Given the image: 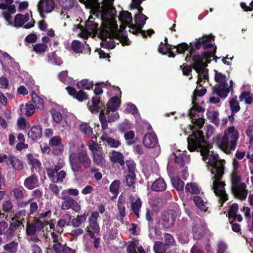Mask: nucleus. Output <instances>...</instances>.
Segmentation results:
<instances>
[{
    "mask_svg": "<svg viewBox=\"0 0 253 253\" xmlns=\"http://www.w3.org/2000/svg\"><path fill=\"white\" fill-rule=\"evenodd\" d=\"M188 148L190 152L195 151L201 153L202 159L205 162L212 168L211 173L214 174L213 178L212 189L214 193L219 197V201L221 206L228 200V195L226 193L224 186L225 182L219 181L224 173V160L219 159L218 154L213 151H210L212 145L205 139L203 132L202 130H196L190 135L187 139Z\"/></svg>",
    "mask_w": 253,
    "mask_h": 253,
    "instance_id": "nucleus-1",
    "label": "nucleus"
},
{
    "mask_svg": "<svg viewBox=\"0 0 253 253\" xmlns=\"http://www.w3.org/2000/svg\"><path fill=\"white\" fill-rule=\"evenodd\" d=\"M91 102V105H89V102L87 104L89 111L92 113H97L100 111L99 117L102 128L103 130L107 129L108 124L106 115H109L110 111L115 112L120 106L121 100L117 96L111 98L107 103L106 109L105 105L101 102L99 96H95L92 97Z\"/></svg>",
    "mask_w": 253,
    "mask_h": 253,
    "instance_id": "nucleus-2",
    "label": "nucleus"
},
{
    "mask_svg": "<svg viewBox=\"0 0 253 253\" xmlns=\"http://www.w3.org/2000/svg\"><path fill=\"white\" fill-rule=\"evenodd\" d=\"M114 0H86L84 4L91 9L92 14L100 20L105 21L109 19L113 9Z\"/></svg>",
    "mask_w": 253,
    "mask_h": 253,
    "instance_id": "nucleus-3",
    "label": "nucleus"
},
{
    "mask_svg": "<svg viewBox=\"0 0 253 253\" xmlns=\"http://www.w3.org/2000/svg\"><path fill=\"white\" fill-rule=\"evenodd\" d=\"M69 162L71 169L74 173L79 172L82 167L84 169L90 168L92 164L87 150L83 145L78 153L73 152L70 154Z\"/></svg>",
    "mask_w": 253,
    "mask_h": 253,
    "instance_id": "nucleus-4",
    "label": "nucleus"
},
{
    "mask_svg": "<svg viewBox=\"0 0 253 253\" xmlns=\"http://www.w3.org/2000/svg\"><path fill=\"white\" fill-rule=\"evenodd\" d=\"M216 46L212 51H205L202 52L201 54H195L193 55L192 61L195 63L193 66L194 69L197 73H200L201 71H204V68H206L209 64L211 62L210 58L212 57L215 62L219 58L215 55L216 52Z\"/></svg>",
    "mask_w": 253,
    "mask_h": 253,
    "instance_id": "nucleus-5",
    "label": "nucleus"
},
{
    "mask_svg": "<svg viewBox=\"0 0 253 253\" xmlns=\"http://www.w3.org/2000/svg\"><path fill=\"white\" fill-rule=\"evenodd\" d=\"M241 178L240 176L234 175L232 177V189L235 195L240 199L244 200L246 199L248 195V191L246 190V184L244 182H240Z\"/></svg>",
    "mask_w": 253,
    "mask_h": 253,
    "instance_id": "nucleus-6",
    "label": "nucleus"
},
{
    "mask_svg": "<svg viewBox=\"0 0 253 253\" xmlns=\"http://www.w3.org/2000/svg\"><path fill=\"white\" fill-rule=\"evenodd\" d=\"M205 227L201 219L196 216L193 218L192 227L194 239L197 240L201 239L205 235Z\"/></svg>",
    "mask_w": 253,
    "mask_h": 253,
    "instance_id": "nucleus-7",
    "label": "nucleus"
},
{
    "mask_svg": "<svg viewBox=\"0 0 253 253\" xmlns=\"http://www.w3.org/2000/svg\"><path fill=\"white\" fill-rule=\"evenodd\" d=\"M177 217L176 212L171 210L165 211L161 215V223L166 228H170L173 226Z\"/></svg>",
    "mask_w": 253,
    "mask_h": 253,
    "instance_id": "nucleus-8",
    "label": "nucleus"
},
{
    "mask_svg": "<svg viewBox=\"0 0 253 253\" xmlns=\"http://www.w3.org/2000/svg\"><path fill=\"white\" fill-rule=\"evenodd\" d=\"M64 200L62 202L61 208L63 210H67L71 209L76 212L80 211L81 208L78 203L72 197L68 195H63L61 197Z\"/></svg>",
    "mask_w": 253,
    "mask_h": 253,
    "instance_id": "nucleus-9",
    "label": "nucleus"
},
{
    "mask_svg": "<svg viewBox=\"0 0 253 253\" xmlns=\"http://www.w3.org/2000/svg\"><path fill=\"white\" fill-rule=\"evenodd\" d=\"M49 145L52 148V152L54 155H59L64 150V145L62 139L59 136H54L49 140Z\"/></svg>",
    "mask_w": 253,
    "mask_h": 253,
    "instance_id": "nucleus-10",
    "label": "nucleus"
},
{
    "mask_svg": "<svg viewBox=\"0 0 253 253\" xmlns=\"http://www.w3.org/2000/svg\"><path fill=\"white\" fill-rule=\"evenodd\" d=\"M53 0H40L38 4V10L40 14L43 13H50L55 8Z\"/></svg>",
    "mask_w": 253,
    "mask_h": 253,
    "instance_id": "nucleus-11",
    "label": "nucleus"
},
{
    "mask_svg": "<svg viewBox=\"0 0 253 253\" xmlns=\"http://www.w3.org/2000/svg\"><path fill=\"white\" fill-rule=\"evenodd\" d=\"M66 89L70 95L73 96L79 101L82 102L88 98V95L86 93L84 92L82 89L77 91L74 87L68 86L66 87Z\"/></svg>",
    "mask_w": 253,
    "mask_h": 253,
    "instance_id": "nucleus-12",
    "label": "nucleus"
},
{
    "mask_svg": "<svg viewBox=\"0 0 253 253\" xmlns=\"http://www.w3.org/2000/svg\"><path fill=\"white\" fill-rule=\"evenodd\" d=\"M143 142L145 147L152 148L156 147L158 141L155 134L147 133L143 137Z\"/></svg>",
    "mask_w": 253,
    "mask_h": 253,
    "instance_id": "nucleus-13",
    "label": "nucleus"
},
{
    "mask_svg": "<svg viewBox=\"0 0 253 253\" xmlns=\"http://www.w3.org/2000/svg\"><path fill=\"white\" fill-rule=\"evenodd\" d=\"M39 179L38 175L34 173L31 176L27 177L24 182V185L29 190H32L38 187Z\"/></svg>",
    "mask_w": 253,
    "mask_h": 253,
    "instance_id": "nucleus-14",
    "label": "nucleus"
},
{
    "mask_svg": "<svg viewBox=\"0 0 253 253\" xmlns=\"http://www.w3.org/2000/svg\"><path fill=\"white\" fill-rule=\"evenodd\" d=\"M28 137L33 140L39 139L42 136V127L40 125L33 126L28 133Z\"/></svg>",
    "mask_w": 253,
    "mask_h": 253,
    "instance_id": "nucleus-15",
    "label": "nucleus"
},
{
    "mask_svg": "<svg viewBox=\"0 0 253 253\" xmlns=\"http://www.w3.org/2000/svg\"><path fill=\"white\" fill-rule=\"evenodd\" d=\"M219 148L225 153H227L229 149V137L227 134H224L221 138H218L216 142Z\"/></svg>",
    "mask_w": 253,
    "mask_h": 253,
    "instance_id": "nucleus-16",
    "label": "nucleus"
},
{
    "mask_svg": "<svg viewBox=\"0 0 253 253\" xmlns=\"http://www.w3.org/2000/svg\"><path fill=\"white\" fill-rule=\"evenodd\" d=\"M47 175L53 183H62L63 182L64 179L66 177L67 174L65 171L62 170L58 171L57 172H55V173Z\"/></svg>",
    "mask_w": 253,
    "mask_h": 253,
    "instance_id": "nucleus-17",
    "label": "nucleus"
},
{
    "mask_svg": "<svg viewBox=\"0 0 253 253\" xmlns=\"http://www.w3.org/2000/svg\"><path fill=\"white\" fill-rule=\"evenodd\" d=\"M211 41H214V36L211 34L209 35H205L202 37V47L203 49H207L211 48H215L216 45L214 43H210Z\"/></svg>",
    "mask_w": 253,
    "mask_h": 253,
    "instance_id": "nucleus-18",
    "label": "nucleus"
},
{
    "mask_svg": "<svg viewBox=\"0 0 253 253\" xmlns=\"http://www.w3.org/2000/svg\"><path fill=\"white\" fill-rule=\"evenodd\" d=\"M166 188V183L162 178H159L155 180L151 186L152 190L156 192L164 191Z\"/></svg>",
    "mask_w": 253,
    "mask_h": 253,
    "instance_id": "nucleus-19",
    "label": "nucleus"
},
{
    "mask_svg": "<svg viewBox=\"0 0 253 253\" xmlns=\"http://www.w3.org/2000/svg\"><path fill=\"white\" fill-rule=\"evenodd\" d=\"M110 160L113 163L119 164L121 166H124L125 164L124 156L120 152L113 151L110 156Z\"/></svg>",
    "mask_w": 253,
    "mask_h": 253,
    "instance_id": "nucleus-20",
    "label": "nucleus"
},
{
    "mask_svg": "<svg viewBox=\"0 0 253 253\" xmlns=\"http://www.w3.org/2000/svg\"><path fill=\"white\" fill-rule=\"evenodd\" d=\"M51 236L53 244L50 249V252H48L47 253H53L54 251L58 252V251H59V249H60L59 248H60L62 245V244L60 242V240H61V239H59L58 235L54 232L51 233Z\"/></svg>",
    "mask_w": 253,
    "mask_h": 253,
    "instance_id": "nucleus-21",
    "label": "nucleus"
},
{
    "mask_svg": "<svg viewBox=\"0 0 253 253\" xmlns=\"http://www.w3.org/2000/svg\"><path fill=\"white\" fill-rule=\"evenodd\" d=\"M9 164L15 170H21L23 168L22 161L16 157L9 155L8 157Z\"/></svg>",
    "mask_w": 253,
    "mask_h": 253,
    "instance_id": "nucleus-22",
    "label": "nucleus"
},
{
    "mask_svg": "<svg viewBox=\"0 0 253 253\" xmlns=\"http://www.w3.org/2000/svg\"><path fill=\"white\" fill-rule=\"evenodd\" d=\"M229 91V88L226 85H219L217 87L214 88V92L221 98H226Z\"/></svg>",
    "mask_w": 253,
    "mask_h": 253,
    "instance_id": "nucleus-23",
    "label": "nucleus"
},
{
    "mask_svg": "<svg viewBox=\"0 0 253 253\" xmlns=\"http://www.w3.org/2000/svg\"><path fill=\"white\" fill-rule=\"evenodd\" d=\"M32 100L37 108L40 110L44 109V101L42 98L38 96L35 91L31 93Z\"/></svg>",
    "mask_w": 253,
    "mask_h": 253,
    "instance_id": "nucleus-24",
    "label": "nucleus"
},
{
    "mask_svg": "<svg viewBox=\"0 0 253 253\" xmlns=\"http://www.w3.org/2000/svg\"><path fill=\"white\" fill-rule=\"evenodd\" d=\"M142 207V201L139 197H138L134 202L131 204V210L137 218L139 217V211Z\"/></svg>",
    "mask_w": 253,
    "mask_h": 253,
    "instance_id": "nucleus-25",
    "label": "nucleus"
},
{
    "mask_svg": "<svg viewBox=\"0 0 253 253\" xmlns=\"http://www.w3.org/2000/svg\"><path fill=\"white\" fill-rule=\"evenodd\" d=\"M88 213L84 212L83 214L78 215L76 218L72 219V224L74 227H78L86 221Z\"/></svg>",
    "mask_w": 253,
    "mask_h": 253,
    "instance_id": "nucleus-26",
    "label": "nucleus"
},
{
    "mask_svg": "<svg viewBox=\"0 0 253 253\" xmlns=\"http://www.w3.org/2000/svg\"><path fill=\"white\" fill-rule=\"evenodd\" d=\"M164 42V43H163V42H161L158 48V51L162 54L167 55L169 50L172 49L173 45L168 43V40L167 37L165 38Z\"/></svg>",
    "mask_w": 253,
    "mask_h": 253,
    "instance_id": "nucleus-27",
    "label": "nucleus"
},
{
    "mask_svg": "<svg viewBox=\"0 0 253 253\" xmlns=\"http://www.w3.org/2000/svg\"><path fill=\"white\" fill-rule=\"evenodd\" d=\"M26 158L28 161V163L29 164L31 165L32 166V168H31V170L33 171V169L36 168H40L42 166V164L41 162L37 159L34 158L33 155L31 153H28L26 155Z\"/></svg>",
    "mask_w": 253,
    "mask_h": 253,
    "instance_id": "nucleus-28",
    "label": "nucleus"
},
{
    "mask_svg": "<svg viewBox=\"0 0 253 253\" xmlns=\"http://www.w3.org/2000/svg\"><path fill=\"white\" fill-rule=\"evenodd\" d=\"M95 18L92 15H90L89 16L88 20L85 22V26L86 29L94 32L97 30L98 24L94 22Z\"/></svg>",
    "mask_w": 253,
    "mask_h": 253,
    "instance_id": "nucleus-29",
    "label": "nucleus"
},
{
    "mask_svg": "<svg viewBox=\"0 0 253 253\" xmlns=\"http://www.w3.org/2000/svg\"><path fill=\"white\" fill-rule=\"evenodd\" d=\"M239 99L241 101H244L246 104L250 105L253 102V95L250 91H243L239 96Z\"/></svg>",
    "mask_w": 253,
    "mask_h": 253,
    "instance_id": "nucleus-30",
    "label": "nucleus"
},
{
    "mask_svg": "<svg viewBox=\"0 0 253 253\" xmlns=\"http://www.w3.org/2000/svg\"><path fill=\"white\" fill-rule=\"evenodd\" d=\"M202 47V37L196 39L195 41L190 42L189 43V52L191 53H194L195 50H199Z\"/></svg>",
    "mask_w": 253,
    "mask_h": 253,
    "instance_id": "nucleus-31",
    "label": "nucleus"
},
{
    "mask_svg": "<svg viewBox=\"0 0 253 253\" xmlns=\"http://www.w3.org/2000/svg\"><path fill=\"white\" fill-rule=\"evenodd\" d=\"M93 85V83L91 81H89V80L87 79L82 80L77 84L78 88L82 89L89 90L92 88Z\"/></svg>",
    "mask_w": 253,
    "mask_h": 253,
    "instance_id": "nucleus-32",
    "label": "nucleus"
},
{
    "mask_svg": "<svg viewBox=\"0 0 253 253\" xmlns=\"http://www.w3.org/2000/svg\"><path fill=\"white\" fill-rule=\"evenodd\" d=\"M84 48V45L82 42L74 40L71 44V49L76 53H82Z\"/></svg>",
    "mask_w": 253,
    "mask_h": 253,
    "instance_id": "nucleus-33",
    "label": "nucleus"
},
{
    "mask_svg": "<svg viewBox=\"0 0 253 253\" xmlns=\"http://www.w3.org/2000/svg\"><path fill=\"white\" fill-rule=\"evenodd\" d=\"M193 106L189 110L188 116L189 117H197V115L196 112L202 113L205 111V108L198 104L196 102L195 103H192Z\"/></svg>",
    "mask_w": 253,
    "mask_h": 253,
    "instance_id": "nucleus-34",
    "label": "nucleus"
},
{
    "mask_svg": "<svg viewBox=\"0 0 253 253\" xmlns=\"http://www.w3.org/2000/svg\"><path fill=\"white\" fill-rule=\"evenodd\" d=\"M168 248L167 245L162 242H155L153 246V250L155 253H166Z\"/></svg>",
    "mask_w": 253,
    "mask_h": 253,
    "instance_id": "nucleus-35",
    "label": "nucleus"
},
{
    "mask_svg": "<svg viewBox=\"0 0 253 253\" xmlns=\"http://www.w3.org/2000/svg\"><path fill=\"white\" fill-rule=\"evenodd\" d=\"M129 27L132 30V31H130V32L133 34L137 35L139 33H141L143 38H147V36L146 34V31L143 30L142 28L141 27L134 25L132 23H130L129 25Z\"/></svg>",
    "mask_w": 253,
    "mask_h": 253,
    "instance_id": "nucleus-36",
    "label": "nucleus"
},
{
    "mask_svg": "<svg viewBox=\"0 0 253 253\" xmlns=\"http://www.w3.org/2000/svg\"><path fill=\"white\" fill-rule=\"evenodd\" d=\"M18 243L15 241L11 242L3 246V249L9 253H16L18 250Z\"/></svg>",
    "mask_w": 253,
    "mask_h": 253,
    "instance_id": "nucleus-37",
    "label": "nucleus"
},
{
    "mask_svg": "<svg viewBox=\"0 0 253 253\" xmlns=\"http://www.w3.org/2000/svg\"><path fill=\"white\" fill-rule=\"evenodd\" d=\"M207 92V89L205 88H203L202 89H199V86H197L196 89L194 90L193 95L192 96V103H196V101H197V97H201L204 95Z\"/></svg>",
    "mask_w": 253,
    "mask_h": 253,
    "instance_id": "nucleus-38",
    "label": "nucleus"
},
{
    "mask_svg": "<svg viewBox=\"0 0 253 253\" xmlns=\"http://www.w3.org/2000/svg\"><path fill=\"white\" fill-rule=\"evenodd\" d=\"M135 133L133 130H129L126 132L124 137L126 140V144L128 145H132L136 142V139H134Z\"/></svg>",
    "mask_w": 253,
    "mask_h": 253,
    "instance_id": "nucleus-39",
    "label": "nucleus"
},
{
    "mask_svg": "<svg viewBox=\"0 0 253 253\" xmlns=\"http://www.w3.org/2000/svg\"><path fill=\"white\" fill-rule=\"evenodd\" d=\"M102 139L106 141L108 145L112 148H118L121 146V143L118 140L109 136H102Z\"/></svg>",
    "mask_w": 253,
    "mask_h": 253,
    "instance_id": "nucleus-40",
    "label": "nucleus"
},
{
    "mask_svg": "<svg viewBox=\"0 0 253 253\" xmlns=\"http://www.w3.org/2000/svg\"><path fill=\"white\" fill-rule=\"evenodd\" d=\"M229 105L231 112L237 113L241 109L239 102L237 100V97L231 98L229 101Z\"/></svg>",
    "mask_w": 253,
    "mask_h": 253,
    "instance_id": "nucleus-41",
    "label": "nucleus"
},
{
    "mask_svg": "<svg viewBox=\"0 0 253 253\" xmlns=\"http://www.w3.org/2000/svg\"><path fill=\"white\" fill-rule=\"evenodd\" d=\"M196 117H190L191 119V122L193 125L191 127V129H194V128H201L205 123L204 119L202 118L199 117L196 119Z\"/></svg>",
    "mask_w": 253,
    "mask_h": 253,
    "instance_id": "nucleus-42",
    "label": "nucleus"
},
{
    "mask_svg": "<svg viewBox=\"0 0 253 253\" xmlns=\"http://www.w3.org/2000/svg\"><path fill=\"white\" fill-rule=\"evenodd\" d=\"M171 183L177 191H180L183 190L184 183L179 177L172 178L171 179Z\"/></svg>",
    "mask_w": 253,
    "mask_h": 253,
    "instance_id": "nucleus-43",
    "label": "nucleus"
},
{
    "mask_svg": "<svg viewBox=\"0 0 253 253\" xmlns=\"http://www.w3.org/2000/svg\"><path fill=\"white\" fill-rule=\"evenodd\" d=\"M68 219H66L65 218L60 219L58 222L56 226V231L60 233H61L63 231V227H65L66 225H68L69 223V220L71 218L70 215H68Z\"/></svg>",
    "mask_w": 253,
    "mask_h": 253,
    "instance_id": "nucleus-44",
    "label": "nucleus"
},
{
    "mask_svg": "<svg viewBox=\"0 0 253 253\" xmlns=\"http://www.w3.org/2000/svg\"><path fill=\"white\" fill-rule=\"evenodd\" d=\"M148 17L142 13H138L135 15L134 21L137 26L142 28L146 23Z\"/></svg>",
    "mask_w": 253,
    "mask_h": 253,
    "instance_id": "nucleus-45",
    "label": "nucleus"
},
{
    "mask_svg": "<svg viewBox=\"0 0 253 253\" xmlns=\"http://www.w3.org/2000/svg\"><path fill=\"white\" fill-rule=\"evenodd\" d=\"M230 138L229 143L230 150H234L237 145V141L239 138V132L238 131L229 135Z\"/></svg>",
    "mask_w": 253,
    "mask_h": 253,
    "instance_id": "nucleus-46",
    "label": "nucleus"
},
{
    "mask_svg": "<svg viewBox=\"0 0 253 253\" xmlns=\"http://www.w3.org/2000/svg\"><path fill=\"white\" fill-rule=\"evenodd\" d=\"M193 202L198 208L201 211H206L207 210V207L201 197L198 196H194Z\"/></svg>",
    "mask_w": 253,
    "mask_h": 253,
    "instance_id": "nucleus-47",
    "label": "nucleus"
},
{
    "mask_svg": "<svg viewBox=\"0 0 253 253\" xmlns=\"http://www.w3.org/2000/svg\"><path fill=\"white\" fill-rule=\"evenodd\" d=\"M65 166V163L58 162L54 165V168H47L46 169L47 174H52L57 172L59 170L62 169Z\"/></svg>",
    "mask_w": 253,
    "mask_h": 253,
    "instance_id": "nucleus-48",
    "label": "nucleus"
},
{
    "mask_svg": "<svg viewBox=\"0 0 253 253\" xmlns=\"http://www.w3.org/2000/svg\"><path fill=\"white\" fill-rule=\"evenodd\" d=\"M174 48L176 49V52L179 54H184L186 50L189 52V45L186 42H182L177 45H173L172 49Z\"/></svg>",
    "mask_w": 253,
    "mask_h": 253,
    "instance_id": "nucleus-49",
    "label": "nucleus"
},
{
    "mask_svg": "<svg viewBox=\"0 0 253 253\" xmlns=\"http://www.w3.org/2000/svg\"><path fill=\"white\" fill-rule=\"evenodd\" d=\"M23 14H17L14 19L13 26L15 27H21L26 23L23 18Z\"/></svg>",
    "mask_w": 253,
    "mask_h": 253,
    "instance_id": "nucleus-50",
    "label": "nucleus"
},
{
    "mask_svg": "<svg viewBox=\"0 0 253 253\" xmlns=\"http://www.w3.org/2000/svg\"><path fill=\"white\" fill-rule=\"evenodd\" d=\"M37 231V230L33 223L32 222L30 223L29 221L28 220L26 227V235L30 236H34L36 234Z\"/></svg>",
    "mask_w": 253,
    "mask_h": 253,
    "instance_id": "nucleus-51",
    "label": "nucleus"
},
{
    "mask_svg": "<svg viewBox=\"0 0 253 253\" xmlns=\"http://www.w3.org/2000/svg\"><path fill=\"white\" fill-rule=\"evenodd\" d=\"M120 19L124 20L126 23H131L132 17L130 12L128 11H123L120 15Z\"/></svg>",
    "mask_w": 253,
    "mask_h": 253,
    "instance_id": "nucleus-52",
    "label": "nucleus"
},
{
    "mask_svg": "<svg viewBox=\"0 0 253 253\" xmlns=\"http://www.w3.org/2000/svg\"><path fill=\"white\" fill-rule=\"evenodd\" d=\"M101 46L103 48L112 49L116 46L115 42L113 40L107 41V39L102 41L100 43Z\"/></svg>",
    "mask_w": 253,
    "mask_h": 253,
    "instance_id": "nucleus-53",
    "label": "nucleus"
},
{
    "mask_svg": "<svg viewBox=\"0 0 253 253\" xmlns=\"http://www.w3.org/2000/svg\"><path fill=\"white\" fill-rule=\"evenodd\" d=\"M47 48V45L42 43H37L33 46V50L37 53H43Z\"/></svg>",
    "mask_w": 253,
    "mask_h": 253,
    "instance_id": "nucleus-54",
    "label": "nucleus"
},
{
    "mask_svg": "<svg viewBox=\"0 0 253 253\" xmlns=\"http://www.w3.org/2000/svg\"><path fill=\"white\" fill-rule=\"evenodd\" d=\"M75 0H59L60 5L63 8L68 10L72 8L74 5Z\"/></svg>",
    "mask_w": 253,
    "mask_h": 253,
    "instance_id": "nucleus-55",
    "label": "nucleus"
},
{
    "mask_svg": "<svg viewBox=\"0 0 253 253\" xmlns=\"http://www.w3.org/2000/svg\"><path fill=\"white\" fill-rule=\"evenodd\" d=\"M214 79L216 83L223 84V85H227V84L226 82V76L221 74V73H218L216 71H215Z\"/></svg>",
    "mask_w": 253,
    "mask_h": 253,
    "instance_id": "nucleus-56",
    "label": "nucleus"
},
{
    "mask_svg": "<svg viewBox=\"0 0 253 253\" xmlns=\"http://www.w3.org/2000/svg\"><path fill=\"white\" fill-rule=\"evenodd\" d=\"M103 158L102 155L100 153L97 152H93V161L94 163L99 166L103 163Z\"/></svg>",
    "mask_w": 253,
    "mask_h": 253,
    "instance_id": "nucleus-57",
    "label": "nucleus"
},
{
    "mask_svg": "<svg viewBox=\"0 0 253 253\" xmlns=\"http://www.w3.org/2000/svg\"><path fill=\"white\" fill-rule=\"evenodd\" d=\"M120 181L119 180L113 181L109 187L110 191L113 194H118L120 188Z\"/></svg>",
    "mask_w": 253,
    "mask_h": 253,
    "instance_id": "nucleus-58",
    "label": "nucleus"
},
{
    "mask_svg": "<svg viewBox=\"0 0 253 253\" xmlns=\"http://www.w3.org/2000/svg\"><path fill=\"white\" fill-rule=\"evenodd\" d=\"M186 192H188L192 194H198L200 192L199 188L193 183H187L185 186Z\"/></svg>",
    "mask_w": 253,
    "mask_h": 253,
    "instance_id": "nucleus-59",
    "label": "nucleus"
},
{
    "mask_svg": "<svg viewBox=\"0 0 253 253\" xmlns=\"http://www.w3.org/2000/svg\"><path fill=\"white\" fill-rule=\"evenodd\" d=\"M239 209L238 205L237 203H234L230 206V209L228 212V217L230 219L231 217H234L236 215Z\"/></svg>",
    "mask_w": 253,
    "mask_h": 253,
    "instance_id": "nucleus-60",
    "label": "nucleus"
},
{
    "mask_svg": "<svg viewBox=\"0 0 253 253\" xmlns=\"http://www.w3.org/2000/svg\"><path fill=\"white\" fill-rule=\"evenodd\" d=\"M12 192L13 193V195L15 199L18 202L22 201L24 197L23 189H20V188H14Z\"/></svg>",
    "mask_w": 253,
    "mask_h": 253,
    "instance_id": "nucleus-61",
    "label": "nucleus"
},
{
    "mask_svg": "<svg viewBox=\"0 0 253 253\" xmlns=\"http://www.w3.org/2000/svg\"><path fill=\"white\" fill-rule=\"evenodd\" d=\"M32 223L35 225L37 231L43 230L45 225V221L42 222L40 219L37 218L34 219Z\"/></svg>",
    "mask_w": 253,
    "mask_h": 253,
    "instance_id": "nucleus-62",
    "label": "nucleus"
},
{
    "mask_svg": "<svg viewBox=\"0 0 253 253\" xmlns=\"http://www.w3.org/2000/svg\"><path fill=\"white\" fill-rule=\"evenodd\" d=\"M80 129L86 134L89 135L93 133L92 128L87 123L82 124L80 126Z\"/></svg>",
    "mask_w": 253,
    "mask_h": 253,
    "instance_id": "nucleus-63",
    "label": "nucleus"
},
{
    "mask_svg": "<svg viewBox=\"0 0 253 253\" xmlns=\"http://www.w3.org/2000/svg\"><path fill=\"white\" fill-rule=\"evenodd\" d=\"M60 248L59 251H58V252L54 251L53 253H76L74 250L67 246L66 244H62Z\"/></svg>",
    "mask_w": 253,
    "mask_h": 253,
    "instance_id": "nucleus-64",
    "label": "nucleus"
}]
</instances>
